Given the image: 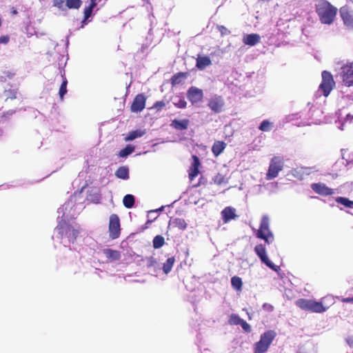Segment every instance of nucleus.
<instances>
[{
  "mask_svg": "<svg viewBox=\"0 0 353 353\" xmlns=\"http://www.w3.org/2000/svg\"><path fill=\"white\" fill-rule=\"evenodd\" d=\"M81 200V192L75 193L57 211L59 221L52 238L60 240L61 243L70 250L77 249L74 244L79 234L80 227L77 224H69L68 221L75 218L83 210Z\"/></svg>",
  "mask_w": 353,
  "mask_h": 353,
  "instance_id": "1",
  "label": "nucleus"
},
{
  "mask_svg": "<svg viewBox=\"0 0 353 353\" xmlns=\"http://www.w3.org/2000/svg\"><path fill=\"white\" fill-rule=\"evenodd\" d=\"M337 9L327 1L319 3L316 6V12L321 23L331 24L336 16Z\"/></svg>",
  "mask_w": 353,
  "mask_h": 353,
  "instance_id": "2",
  "label": "nucleus"
},
{
  "mask_svg": "<svg viewBox=\"0 0 353 353\" xmlns=\"http://www.w3.org/2000/svg\"><path fill=\"white\" fill-rule=\"evenodd\" d=\"M296 305L303 310L316 313H322L327 310L322 302L312 299H299L296 301Z\"/></svg>",
  "mask_w": 353,
  "mask_h": 353,
  "instance_id": "3",
  "label": "nucleus"
},
{
  "mask_svg": "<svg viewBox=\"0 0 353 353\" xmlns=\"http://www.w3.org/2000/svg\"><path fill=\"white\" fill-rule=\"evenodd\" d=\"M276 336L274 330H268L261 335L260 340L254 345V353H265Z\"/></svg>",
  "mask_w": 353,
  "mask_h": 353,
  "instance_id": "4",
  "label": "nucleus"
},
{
  "mask_svg": "<svg viewBox=\"0 0 353 353\" xmlns=\"http://www.w3.org/2000/svg\"><path fill=\"white\" fill-rule=\"evenodd\" d=\"M256 236L270 244L274 241V235L270 230V221L268 216L261 218L259 229L256 232Z\"/></svg>",
  "mask_w": 353,
  "mask_h": 353,
  "instance_id": "5",
  "label": "nucleus"
},
{
  "mask_svg": "<svg viewBox=\"0 0 353 353\" xmlns=\"http://www.w3.org/2000/svg\"><path fill=\"white\" fill-rule=\"evenodd\" d=\"M283 167L284 161L283 158L280 157H274L270 160L265 179L268 181L275 179L278 176Z\"/></svg>",
  "mask_w": 353,
  "mask_h": 353,
  "instance_id": "6",
  "label": "nucleus"
},
{
  "mask_svg": "<svg viewBox=\"0 0 353 353\" xmlns=\"http://www.w3.org/2000/svg\"><path fill=\"white\" fill-rule=\"evenodd\" d=\"M322 82L319 85V89L322 91L325 97H327L335 84L333 77L330 72L323 71Z\"/></svg>",
  "mask_w": 353,
  "mask_h": 353,
  "instance_id": "7",
  "label": "nucleus"
},
{
  "mask_svg": "<svg viewBox=\"0 0 353 353\" xmlns=\"http://www.w3.org/2000/svg\"><path fill=\"white\" fill-rule=\"evenodd\" d=\"M254 252L256 255L259 257L261 262L265 264L268 268L275 272H278L280 270L279 266L274 265L268 257L265 248L263 244L256 245L254 248Z\"/></svg>",
  "mask_w": 353,
  "mask_h": 353,
  "instance_id": "8",
  "label": "nucleus"
},
{
  "mask_svg": "<svg viewBox=\"0 0 353 353\" xmlns=\"http://www.w3.org/2000/svg\"><path fill=\"white\" fill-rule=\"evenodd\" d=\"M340 75L345 85H353V63L343 65L341 68Z\"/></svg>",
  "mask_w": 353,
  "mask_h": 353,
  "instance_id": "9",
  "label": "nucleus"
},
{
  "mask_svg": "<svg viewBox=\"0 0 353 353\" xmlns=\"http://www.w3.org/2000/svg\"><path fill=\"white\" fill-rule=\"evenodd\" d=\"M110 236L112 239H117L120 234V220L119 216L112 214L110 216L109 221Z\"/></svg>",
  "mask_w": 353,
  "mask_h": 353,
  "instance_id": "10",
  "label": "nucleus"
},
{
  "mask_svg": "<svg viewBox=\"0 0 353 353\" xmlns=\"http://www.w3.org/2000/svg\"><path fill=\"white\" fill-rule=\"evenodd\" d=\"M225 101L221 96L214 95L211 97L208 103V106L214 113H220L223 110Z\"/></svg>",
  "mask_w": 353,
  "mask_h": 353,
  "instance_id": "11",
  "label": "nucleus"
},
{
  "mask_svg": "<svg viewBox=\"0 0 353 353\" xmlns=\"http://www.w3.org/2000/svg\"><path fill=\"white\" fill-rule=\"evenodd\" d=\"M340 15L345 26L349 29H353V10L347 6L340 9Z\"/></svg>",
  "mask_w": 353,
  "mask_h": 353,
  "instance_id": "12",
  "label": "nucleus"
},
{
  "mask_svg": "<svg viewBox=\"0 0 353 353\" xmlns=\"http://www.w3.org/2000/svg\"><path fill=\"white\" fill-rule=\"evenodd\" d=\"M203 97V92L201 89L192 86L187 92V98L192 103L195 104L202 101Z\"/></svg>",
  "mask_w": 353,
  "mask_h": 353,
  "instance_id": "13",
  "label": "nucleus"
},
{
  "mask_svg": "<svg viewBox=\"0 0 353 353\" xmlns=\"http://www.w3.org/2000/svg\"><path fill=\"white\" fill-rule=\"evenodd\" d=\"M146 266L150 274L154 276H158L161 272V268L159 267V260L154 256L146 258Z\"/></svg>",
  "mask_w": 353,
  "mask_h": 353,
  "instance_id": "14",
  "label": "nucleus"
},
{
  "mask_svg": "<svg viewBox=\"0 0 353 353\" xmlns=\"http://www.w3.org/2000/svg\"><path fill=\"white\" fill-rule=\"evenodd\" d=\"M317 171L318 170L316 169V167H301L292 170V174L298 179L303 180L306 176Z\"/></svg>",
  "mask_w": 353,
  "mask_h": 353,
  "instance_id": "15",
  "label": "nucleus"
},
{
  "mask_svg": "<svg viewBox=\"0 0 353 353\" xmlns=\"http://www.w3.org/2000/svg\"><path fill=\"white\" fill-rule=\"evenodd\" d=\"M312 190L318 194L329 196L334 194V191L323 183H314L311 185Z\"/></svg>",
  "mask_w": 353,
  "mask_h": 353,
  "instance_id": "16",
  "label": "nucleus"
},
{
  "mask_svg": "<svg viewBox=\"0 0 353 353\" xmlns=\"http://www.w3.org/2000/svg\"><path fill=\"white\" fill-rule=\"evenodd\" d=\"M145 101L146 98L143 94H137L131 105L132 112L137 113L141 112L145 108Z\"/></svg>",
  "mask_w": 353,
  "mask_h": 353,
  "instance_id": "17",
  "label": "nucleus"
},
{
  "mask_svg": "<svg viewBox=\"0 0 353 353\" xmlns=\"http://www.w3.org/2000/svg\"><path fill=\"white\" fill-rule=\"evenodd\" d=\"M223 221L225 223L238 217L236 214V209L232 207H226L221 212Z\"/></svg>",
  "mask_w": 353,
  "mask_h": 353,
  "instance_id": "18",
  "label": "nucleus"
},
{
  "mask_svg": "<svg viewBox=\"0 0 353 353\" xmlns=\"http://www.w3.org/2000/svg\"><path fill=\"white\" fill-rule=\"evenodd\" d=\"M175 263V258L174 256L168 257L165 262L159 260V267L161 268V271L163 274H168L172 270V268Z\"/></svg>",
  "mask_w": 353,
  "mask_h": 353,
  "instance_id": "19",
  "label": "nucleus"
},
{
  "mask_svg": "<svg viewBox=\"0 0 353 353\" xmlns=\"http://www.w3.org/2000/svg\"><path fill=\"white\" fill-rule=\"evenodd\" d=\"M261 40V37L258 34H249L244 35L243 41L245 45L254 46L259 43Z\"/></svg>",
  "mask_w": 353,
  "mask_h": 353,
  "instance_id": "20",
  "label": "nucleus"
},
{
  "mask_svg": "<svg viewBox=\"0 0 353 353\" xmlns=\"http://www.w3.org/2000/svg\"><path fill=\"white\" fill-rule=\"evenodd\" d=\"M103 254L110 261H118L121 258V253L119 251L110 248L103 250Z\"/></svg>",
  "mask_w": 353,
  "mask_h": 353,
  "instance_id": "21",
  "label": "nucleus"
},
{
  "mask_svg": "<svg viewBox=\"0 0 353 353\" xmlns=\"http://www.w3.org/2000/svg\"><path fill=\"white\" fill-rule=\"evenodd\" d=\"M190 121L188 119H174L172 121L170 126L177 130H186L189 125Z\"/></svg>",
  "mask_w": 353,
  "mask_h": 353,
  "instance_id": "22",
  "label": "nucleus"
},
{
  "mask_svg": "<svg viewBox=\"0 0 353 353\" xmlns=\"http://www.w3.org/2000/svg\"><path fill=\"white\" fill-rule=\"evenodd\" d=\"M199 159L197 157L193 156V162L190 169L189 177L193 180L199 174Z\"/></svg>",
  "mask_w": 353,
  "mask_h": 353,
  "instance_id": "23",
  "label": "nucleus"
},
{
  "mask_svg": "<svg viewBox=\"0 0 353 353\" xmlns=\"http://www.w3.org/2000/svg\"><path fill=\"white\" fill-rule=\"evenodd\" d=\"M212 64V61L208 57L203 56L198 57L196 59V66L200 70H204L208 66H210Z\"/></svg>",
  "mask_w": 353,
  "mask_h": 353,
  "instance_id": "24",
  "label": "nucleus"
},
{
  "mask_svg": "<svg viewBox=\"0 0 353 353\" xmlns=\"http://www.w3.org/2000/svg\"><path fill=\"white\" fill-rule=\"evenodd\" d=\"M17 89L15 87H13L10 85H7L5 87L4 92L3 94V97H5L6 100L9 99H13L17 98Z\"/></svg>",
  "mask_w": 353,
  "mask_h": 353,
  "instance_id": "25",
  "label": "nucleus"
},
{
  "mask_svg": "<svg viewBox=\"0 0 353 353\" xmlns=\"http://www.w3.org/2000/svg\"><path fill=\"white\" fill-rule=\"evenodd\" d=\"M169 226L173 228H177L179 230H184L187 228V223L183 219L174 218L171 219L169 222Z\"/></svg>",
  "mask_w": 353,
  "mask_h": 353,
  "instance_id": "26",
  "label": "nucleus"
},
{
  "mask_svg": "<svg viewBox=\"0 0 353 353\" xmlns=\"http://www.w3.org/2000/svg\"><path fill=\"white\" fill-rule=\"evenodd\" d=\"M226 147V143L223 141H215L212 147V151L215 157L221 154Z\"/></svg>",
  "mask_w": 353,
  "mask_h": 353,
  "instance_id": "27",
  "label": "nucleus"
},
{
  "mask_svg": "<svg viewBox=\"0 0 353 353\" xmlns=\"http://www.w3.org/2000/svg\"><path fill=\"white\" fill-rule=\"evenodd\" d=\"M145 134V130H136L129 132L128 136L125 138L126 141H131L137 138L141 137Z\"/></svg>",
  "mask_w": 353,
  "mask_h": 353,
  "instance_id": "28",
  "label": "nucleus"
},
{
  "mask_svg": "<svg viewBox=\"0 0 353 353\" xmlns=\"http://www.w3.org/2000/svg\"><path fill=\"white\" fill-rule=\"evenodd\" d=\"M117 178L126 180L129 179V169L126 166H121L115 172Z\"/></svg>",
  "mask_w": 353,
  "mask_h": 353,
  "instance_id": "29",
  "label": "nucleus"
},
{
  "mask_svg": "<svg viewBox=\"0 0 353 353\" xmlns=\"http://www.w3.org/2000/svg\"><path fill=\"white\" fill-rule=\"evenodd\" d=\"M273 128L274 123L272 122H270L269 120H263L259 126V130L262 132H270Z\"/></svg>",
  "mask_w": 353,
  "mask_h": 353,
  "instance_id": "30",
  "label": "nucleus"
},
{
  "mask_svg": "<svg viewBox=\"0 0 353 353\" xmlns=\"http://www.w3.org/2000/svg\"><path fill=\"white\" fill-rule=\"evenodd\" d=\"M231 285L236 291H241L243 285L242 279L239 276H234L231 279Z\"/></svg>",
  "mask_w": 353,
  "mask_h": 353,
  "instance_id": "31",
  "label": "nucleus"
},
{
  "mask_svg": "<svg viewBox=\"0 0 353 353\" xmlns=\"http://www.w3.org/2000/svg\"><path fill=\"white\" fill-rule=\"evenodd\" d=\"M82 5L81 0H66L65 7L69 9H79Z\"/></svg>",
  "mask_w": 353,
  "mask_h": 353,
  "instance_id": "32",
  "label": "nucleus"
},
{
  "mask_svg": "<svg viewBox=\"0 0 353 353\" xmlns=\"http://www.w3.org/2000/svg\"><path fill=\"white\" fill-rule=\"evenodd\" d=\"M97 0H90V4L84 10V16L88 19L92 14L93 9L97 6Z\"/></svg>",
  "mask_w": 353,
  "mask_h": 353,
  "instance_id": "33",
  "label": "nucleus"
},
{
  "mask_svg": "<svg viewBox=\"0 0 353 353\" xmlns=\"http://www.w3.org/2000/svg\"><path fill=\"white\" fill-rule=\"evenodd\" d=\"M123 203L125 208H132L134 204V196L132 194H126L123 199Z\"/></svg>",
  "mask_w": 353,
  "mask_h": 353,
  "instance_id": "34",
  "label": "nucleus"
},
{
  "mask_svg": "<svg viewBox=\"0 0 353 353\" xmlns=\"http://www.w3.org/2000/svg\"><path fill=\"white\" fill-rule=\"evenodd\" d=\"M338 203H340L347 208H353V201L345 197L339 196L335 199Z\"/></svg>",
  "mask_w": 353,
  "mask_h": 353,
  "instance_id": "35",
  "label": "nucleus"
},
{
  "mask_svg": "<svg viewBox=\"0 0 353 353\" xmlns=\"http://www.w3.org/2000/svg\"><path fill=\"white\" fill-rule=\"evenodd\" d=\"M134 150V146L132 145H128L126 147L123 149H122L119 152V157L122 158H125L130 154H132Z\"/></svg>",
  "mask_w": 353,
  "mask_h": 353,
  "instance_id": "36",
  "label": "nucleus"
},
{
  "mask_svg": "<svg viewBox=\"0 0 353 353\" xmlns=\"http://www.w3.org/2000/svg\"><path fill=\"white\" fill-rule=\"evenodd\" d=\"M173 104L179 108H185L187 103L183 98L179 97H175L172 99Z\"/></svg>",
  "mask_w": 353,
  "mask_h": 353,
  "instance_id": "37",
  "label": "nucleus"
},
{
  "mask_svg": "<svg viewBox=\"0 0 353 353\" xmlns=\"http://www.w3.org/2000/svg\"><path fill=\"white\" fill-rule=\"evenodd\" d=\"M165 243L164 238L161 235L156 236L152 241L153 247L155 249H159L161 248Z\"/></svg>",
  "mask_w": 353,
  "mask_h": 353,
  "instance_id": "38",
  "label": "nucleus"
},
{
  "mask_svg": "<svg viewBox=\"0 0 353 353\" xmlns=\"http://www.w3.org/2000/svg\"><path fill=\"white\" fill-rule=\"evenodd\" d=\"M242 320L243 319H241L239 315H237L236 314H232L230 316L228 323L230 325H238L241 324V323L242 322Z\"/></svg>",
  "mask_w": 353,
  "mask_h": 353,
  "instance_id": "39",
  "label": "nucleus"
},
{
  "mask_svg": "<svg viewBox=\"0 0 353 353\" xmlns=\"http://www.w3.org/2000/svg\"><path fill=\"white\" fill-rule=\"evenodd\" d=\"M67 84L68 81L65 78L63 79V82L60 86L59 94L61 99H63L64 95L67 93Z\"/></svg>",
  "mask_w": 353,
  "mask_h": 353,
  "instance_id": "40",
  "label": "nucleus"
},
{
  "mask_svg": "<svg viewBox=\"0 0 353 353\" xmlns=\"http://www.w3.org/2000/svg\"><path fill=\"white\" fill-rule=\"evenodd\" d=\"M65 1L66 0H52V5L59 10L64 11L65 10V6H64V3L65 4Z\"/></svg>",
  "mask_w": 353,
  "mask_h": 353,
  "instance_id": "41",
  "label": "nucleus"
},
{
  "mask_svg": "<svg viewBox=\"0 0 353 353\" xmlns=\"http://www.w3.org/2000/svg\"><path fill=\"white\" fill-rule=\"evenodd\" d=\"M214 181L216 184L221 185L223 183H227L228 179L223 175L218 174L214 176Z\"/></svg>",
  "mask_w": 353,
  "mask_h": 353,
  "instance_id": "42",
  "label": "nucleus"
},
{
  "mask_svg": "<svg viewBox=\"0 0 353 353\" xmlns=\"http://www.w3.org/2000/svg\"><path fill=\"white\" fill-rule=\"evenodd\" d=\"M240 325L242 327L243 330L246 332H250L251 331L250 325L243 319Z\"/></svg>",
  "mask_w": 353,
  "mask_h": 353,
  "instance_id": "43",
  "label": "nucleus"
},
{
  "mask_svg": "<svg viewBox=\"0 0 353 353\" xmlns=\"http://www.w3.org/2000/svg\"><path fill=\"white\" fill-rule=\"evenodd\" d=\"M165 103L163 101H157L154 105V107L157 109L158 110L162 109L164 106H165Z\"/></svg>",
  "mask_w": 353,
  "mask_h": 353,
  "instance_id": "44",
  "label": "nucleus"
},
{
  "mask_svg": "<svg viewBox=\"0 0 353 353\" xmlns=\"http://www.w3.org/2000/svg\"><path fill=\"white\" fill-rule=\"evenodd\" d=\"M9 41V37L8 36L0 37V43L6 44Z\"/></svg>",
  "mask_w": 353,
  "mask_h": 353,
  "instance_id": "45",
  "label": "nucleus"
},
{
  "mask_svg": "<svg viewBox=\"0 0 353 353\" xmlns=\"http://www.w3.org/2000/svg\"><path fill=\"white\" fill-rule=\"evenodd\" d=\"M263 309L268 310V311H272L273 310V306L268 303H264L263 305Z\"/></svg>",
  "mask_w": 353,
  "mask_h": 353,
  "instance_id": "46",
  "label": "nucleus"
},
{
  "mask_svg": "<svg viewBox=\"0 0 353 353\" xmlns=\"http://www.w3.org/2000/svg\"><path fill=\"white\" fill-rule=\"evenodd\" d=\"M343 303H350L353 304V297L343 298L342 299Z\"/></svg>",
  "mask_w": 353,
  "mask_h": 353,
  "instance_id": "47",
  "label": "nucleus"
},
{
  "mask_svg": "<svg viewBox=\"0 0 353 353\" xmlns=\"http://www.w3.org/2000/svg\"><path fill=\"white\" fill-rule=\"evenodd\" d=\"M353 119V116L350 114H347L346 117L345 119V121H352Z\"/></svg>",
  "mask_w": 353,
  "mask_h": 353,
  "instance_id": "48",
  "label": "nucleus"
},
{
  "mask_svg": "<svg viewBox=\"0 0 353 353\" xmlns=\"http://www.w3.org/2000/svg\"><path fill=\"white\" fill-rule=\"evenodd\" d=\"M15 112L14 110H10L5 113V115H12Z\"/></svg>",
  "mask_w": 353,
  "mask_h": 353,
  "instance_id": "49",
  "label": "nucleus"
},
{
  "mask_svg": "<svg viewBox=\"0 0 353 353\" xmlns=\"http://www.w3.org/2000/svg\"><path fill=\"white\" fill-rule=\"evenodd\" d=\"M163 208V207L162 206L161 208L158 209V210H153V211H150L148 213V216H150V214H152V213H156L158 211H161L162 210V209Z\"/></svg>",
  "mask_w": 353,
  "mask_h": 353,
  "instance_id": "50",
  "label": "nucleus"
},
{
  "mask_svg": "<svg viewBox=\"0 0 353 353\" xmlns=\"http://www.w3.org/2000/svg\"><path fill=\"white\" fill-rule=\"evenodd\" d=\"M347 343L350 345V346L353 347V339H347Z\"/></svg>",
  "mask_w": 353,
  "mask_h": 353,
  "instance_id": "51",
  "label": "nucleus"
},
{
  "mask_svg": "<svg viewBox=\"0 0 353 353\" xmlns=\"http://www.w3.org/2000/svg\"><path fill=\"white\" fill-rule=\"evenodd\" d=\"M87 20L88 19H85V18L84 17L83 20L81 22V28H83V26L87 24Z\"/></svg>",
  "mask_w": 353,
  "mask_h": 353,
  "instance_id": "52",
  "label": "nucleus"
},
{
  "mask_svg": "<svg viewBox=\"0 0 353 353\" xmlns=\"http://www.w3.org/2000/svg\"><path fill=\"white\" fill-rule=\"evenodd\" d=\"M295 116H296V115H293V114H292V115H290V116L288 117V121H293V120H294V117Z\"/></svg>",
  "mask_w": 353,
  "mask_h": 353,
  "instance_id": "53",
  "label": "nucleus"
},
{
  "mask_svg": "<svg viewBox=\"0 0 353 353\" xmlns=\"http://www.w3.org/2000/svg\"><path fill=\"white\" fill-rule=\"evenodd\" d=\"M336 114H338V119H339L338 121H339V123H341V113H338L337 112Z\"/></svg>",
  "mask_w": 353,
  "mask_h": 353,
  "instance_id": "54",
  "label": "nucleus"
},
{
  "mask_svg": "<svg viewBox=\"0 0 353 353\" xmlns=\"http://www.w3.org/2000/svg\"><path fill=\"white\" fill-rule=\"evenodd\" d=\"M219 30H221V31H222V30H223V31H225V30L226 31L227 30V29L225 27H223V26H221L219 28Z\"/></svg>",
  "mask_w": 353,
  "mask_h": 353,
  "instance_id": "55",
  "label": "nucleus"
},
{
  "mask_svg": "<svg viewBox=\"0 0 353 353\" xmlns=\"http://www.w3.org/2000/svg\"><path fill=\"white\" fill-rule=\"evenodd\" d=\"M301 125H310V123H307V122H303V123H301ZM299 125H301V124L299 123Z\"/></svg>",
  "mask_w": 353,
  "mask_h": 353,
  "instance_id": "56",
  "label": "nucleus"
},
{
  "mask_svg": "<svg viewBox=\"0 0 353 353\" xmlns=\"http://www.w3.org/2000/svg\"><path fill=\"white\" fill-rule=\"evenodd\" d=\"M272 185V186H274V187H276L277 186V183H270L268 185Z\"/></svg>",
  "mask_w": 353,
  "mask_h": 353,
  "instance_id": "57",
  "label": "nucleus"
},
{
  "mask_svg": "<svg viewBox=\"0 0 353 353\" xmlns=\"http://www.w3.org/2000/svg\"><path fill=\"white\" fill-rule=\"evenodd\" d=\"M343 123H342L341 124V125H340V126H339V128L341 130H343Z\"/></svg>",
  "mask_w": 353,
  "mask_h": 353,
  "instance_id": "58",
  "label": "nucleus"
},
{
  "mask_svg": "<svg viewBox=\"0 0 353 353\" xmlns=\"http://www.w3.org/2000/svg\"><path fill=\"white\" fill-rule=\"evenodd\" d=\"M8 78H9V79H11V78H12V74H10V73H9V74L8 75Z\"/></svg>",
  "mask_w": 353,
  "mask_h": 353,
  "instance_id": "59",
  "label": "nucleus"
}]
</instances>
